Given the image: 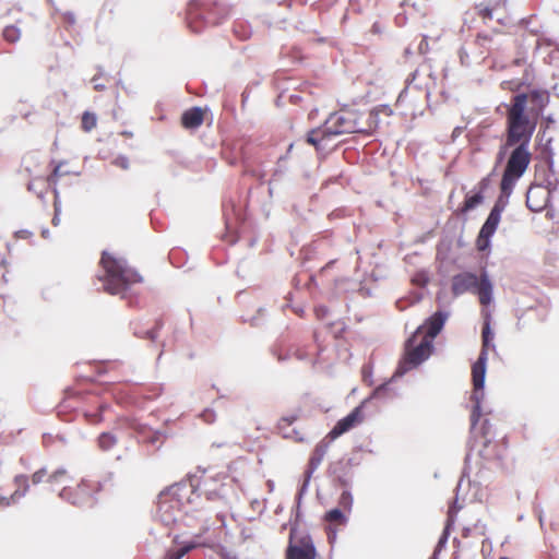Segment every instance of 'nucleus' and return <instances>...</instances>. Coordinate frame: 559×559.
I'll return each mask as SVG.
<instances>
[{
	"label": "nucleus",
	"instance_id": "f257e3e1",
	"mask_svg": "<svg viewBox=\"0 0 559 559\" xmlns=\"http://www.w3.org/2000/svg\"><path fill=\"white\" fill-rule=\"evenodd\" d=\"M549 100V92L537 88L514 95L510 105L507 106L506 140L502 148H512V151L500 182L503 197L511 195L516 182L531 164V140Z\"/></svg>",
	"mask_w": 559,
	"mask_h": 559
},
{
	"label": "nucleus",
	"instance_id": "f03ea898",
	"mask_svg": "<svg viewBox=\"0 0 559 559\" xmlns=\"http://www.w3.org/2000/svg\"><path fill=\"white\" fill-rule=\"evenodd\" d=\"M358 115L353 110H340L333 112L324 123L307 133L306 142L317 151L325 150L330 142L338 135L360 132Z\"/></svg>",
	"mask_w": 559,
	"mask_h": 559
},
{
	"label": "nucleus",
	"instance_id": "7ed1b4c3",
	"mask_svg": "<svg viewBox=\"0 0 559 559\" xmlns=\"http://www.w3.org/2000/svg\"><path fill=\"white\" fill-rule=\"evenodd\" d=\"M99 263L105 271V275L99 280L108 294H123L132 285L143 281L139 272L129 267L126 261L116 259L108 252H103Z\"/></svg>",
	"mask_w": 559,
	"mask_h": 559
},
{
	"label": "nucleus",
	"instance_id": "20e7f679",
	"mask_svg": "<svg viewBox=\"0 0 559 559\" xmlns=\"http://www.w3.org/2000/svg\"><path fill=\"white\" fill-rule=\"evenodd\" d=\"M451 290L454 296L465 293L476 295L483 307H488L492 301L493 286L486 271L479 275L473 272L455 274L451 280Z\"/></svg>",
	"mask_w": 559,
	"mask_h": 559
},
{
	"label": "nucleus",
	"instance_id": "39448f33",
	"mask_svg": "<svg viewBox=\"0 0 559 559\" xmlns=\"http://www.w3.org/2000/svg\"><path fill=\"white\" fill-rule=\"evenodd\" d=\"M432 348L433 345L429 337H423L414 333L405 344L404 356L399 369L406 372L416 368L430 356Z\"/></svg>",
	"mask_w": 559,
	"mask_h": 559
},
{
	"label": "nucleus",
	"instance_id": "423d86ee",
	"mask_svg": "<svg viewBox=\"0 0 559 559\" xmlns=\"http://www.w3.org/2000/svg\"><path fill=\"white\" fill-rule=\"evenodd\" d=\"M102 490V484L97 480L82 479L74 486H66L59 492L61 499L76 507H92L95 496Z\"/></svg>",
	"mask_w": 559,
	"mask_h": 559
},
{
	"label": "nucleus",
	"instance_id": "0eeeda50",
	"mask_svg": "<svg viewBox=\"0 0 559 559\" xmlns=\"http://www.w3.org/2000/svg\"><path fill=\"white\" fill-rule=\"evenodd\" d=\"M486 361H487V353L486 350H481L479 357L474 362L472 367V379L474 391L471 399L474 401V406L471 414V424L474 429L478 420L480 419V401L483 399V389L485 384V374H486Z\"/></svg>",
	"mask_w": 559,
	"mask_h": 559
},
{
	"label": "nucleus",
	"instance_id": "6e6552de",
	"mask_svg": "<svg viewBox=\"0 0 559 559\" xmlns=\"http://www.w3.org/2000/svg\"><path fill=\"white\" fill-rule=\"evenodd\" d=\"M228 478L226 473L204 471L192 484V487L199 495H204L206 499L214 500L223 496L225 481Z\"/></svg>",
	"mask_w": 559,
	"mask_h": 559
},
{
	"label": "nucleus",
	"instance_id": "1a4fd4ad",
	"mask_svg": "<svg viewBox=\"0 0 559 559\" xmlns=\"http://www.w3.org/2000/svg\"><path fill=\"white\" fill-rule=\"evenodd\" d=\"M506 7V0H485L475 4L473 12L483 21L484 24H488V22L496 20L501 25H506L508 22Z\"/></svg>",
	"mask_w": 559,
	"mask_h": 559
},
{
	"label": "nucleus",
	"instance_id": "9d476101",
	"mask_svg": "<svg viewBox=\"0 0 559 559\" xmlns=\"http://www.w3.org/2000/svg\"><path fill=\"white\" fill-rule=\"evenodd\" d=\"M317 550L309 535L297 537L294 531L289 534L285 559H316Z\"/></svg>",
	"mask_w": 559,
	"mask_h": 559
},
{
	"label": "nucleus",
	"instance_id": "9b49d317",
	"mask_svg": "<svg viewBox=\"0 0 559 559\" xmlns=\"http://www.w3.org/2000/svg\"><path fill=\"white\" fill-rule=\"evenodd\" d=\"M501 213H502V207H500L498 204H496L491 209V211H490L486 222L481 226L479 234L477 236V239H476V248L479 251H485L489 248L490 238L495 234V231L500 223Z\"/></svg>",
	"mask_w": 559,
	"mask_h": 559
},
{
	"label": "nucleus",
	"instance_id": "f8f14e48",
	"mask_svg": "<svg viewBox=\"0 0 559 559\" xmlns=\"http://www.w3.org/2000/svg\"><path fill=\"white\" fill-rule=\"evenodd\" d=\"M551 191L543 185H532L526 192V206L532 212H542L550 201Z\"/></svg>",
	"mask_w": 559,
	"mask_h": 559
},
{
	"label": "nucleus",
	"instance_id": "ddd939ff",
	"mask_svg": "<svg viewBox=\"0 0 559 559\" xmlns=\"http://www.w3.org/2000/svg\"><path fill=\"white\" fill-rule=\"evenodd\" d=\"M448 313L443 311H437L429 317L425 323L416 330V334L423 337H429L430 342L441 332L443 325L448 319Z\"/></svg>",
	"mask_w": 559,
	"mask_h": 559
},
{
	"label": "nucleus",
	"instance_id": "4468645a",
	"mask_svg": "<svg viewBox=\"0 0 559 559\" xmlns=\"http://www.w3.org/2000/svg\"><path fill=\"white\" fill-rule=\"evenodd\" d=\"M300 417V413H294L287 416H283L278 423L277 428L286 439H292L296 442H304L306 441V432L304 429H296L292 428L293 424L297 421Z\"/></svg>",
	"mask_w": 559,
	"mask_h": 559
},
{
	"label": "nucleus",
	"instance_id": "2eb2a0df",
	"mask_svg": "<svg viewBox=\"0 0 559 559\" xmlns=\"http://www.w3.org/2000/svg\"><path fill=\"white\" fill-rule=\"evenodd\" d=\"M362 420V412L360 407L354 408L347 416L340 419L332 430L329 432L331 439H336L343 433L354 428L357 424Z\"/></svg>",
	"mask_w": 559,
	"mask_h": 559
},
{
	"label": "nucleus",
	"instance_id": "dca6fc26",
	"mask_svg": "<svg viewBox=\"0 0 559 559\" xmlns=\"http://www.w3.org/2000/svg\"><path fill=\"white\" fill-rule=\"evenodd\" d=\"M206 109L201 107H191L181 115V126L187 130L200 128L204 122Z\"/></svg>",
	"mask_w": 559,
	"mask_h": 559
},
{
	"label": "nucleus",
	"instance_id": "f3484780",
	"mask_svg": "<svg viewBox=\"0 0 559 559\" xmlns=\"http://www.w3.org/2000/svg\"><path fill=\"white\" fill-rule=\"evenodd\" d=\"M14 481L17 486L16 490L10 497L0 496V509L11 506L27 492L29 487L27 476L19 475L14 478Z\"/></svg>",
	"mask_w": 559,
	"mask_h": 559
},
{
	"label": "nucleus",
	"instance_id": "a211bd4d",
	"mask_svg": "<svg viewBox=\"0 0 559 559\" xmlns=\"http://www.w3.org/2000/svg\"><path fill=\"white\" fill-rule=\"evenodd\" d=\"M479 190L478 192L474 193L473 195H466L464 202L462 205L457 209V212L460 214H466L467 212L474 210L478 205H480L484 202V194L483 192L487 188V179H481L478 183Z\"/></svg>",
	"mask_w": 559,
	"mask_h": 559
},
{
	"label": "nucleus",
	"instance_id": "6ab92c4d",
	"mask_svg": "<svg viewBox=\"0 0 559 559\" xmlns=\"http://www.w3.org/2000/svg\"><path fill=\"white\" fill-rule=\"evenodd\" d=\"M70 174L71 170L67 168V163L61 162L55 165L51 174L45 179V181L48 187H55L61 177Z\"/></svg>",
	"mask_w": 559,
	"mask_h": 559
},
{
	"label": "nucleus",
	"instance_id": "aec40b11",
	"mask_svg": "<svg viewBox=\"0 0 559 559\" xmlns=\"http://www.w3.org/2000/svg\"><path fill=\"white\" fill-rule=\"evenodd\" d=\"M481 314L484 317V326H483V331H481V338H483V348L481 350H486L488 349L489 347V343L492 341L493 338V334L490 330V318H491V314L488 310L484 309L481 311Z\"/></svg>",
	"mask_w": 559,
	"mask_h": 559
},
{
	"label": "nucleus",
	"instance_id": "412c9836",
	"mask_svg": "<svg viewBox=\"0 0 559 559\" xmlns=\"http://www.w3.org/2000/svg\"><path fill=\"white\" fill-rule=\"evenodd\" d=\"M475 44L478 47L487 50L488 52H490L492 50H498L500 48V45L495 43L493 36L491 34H485V33L477 34V36L475 38Z\"/></svg>",
	"mask_w": 559,
	"mask_h": 559
},
{
	"label": "nucleus",
	"instance_id": "4be33fe9",
	"mask_svg": "<svg viewBox=\"0 0 559 559\" xmlns=\"http://www.w3.org/2000/svg\"><path fill=\"white\" fill-rule=\"evenodd\" d=\"M346 514L343 510L335 508L325 513L324 520L330 524L345 525L347 523Z\"/></svg>",
	"mask_w": 559,
	"mask_h": 559
},
{
	"label": "nucleus",
	"instance_id": "5701e85b",
	"mask_svg": "<svg viewBox=\"0 0 559 559\" xmlns=\"http://www.w3.org/2000/svg\"><path fill=\"white\" fill-rule=\"evenodd\" d=\"M118 443V438L111 432H103L98 437V447L103 451H109Z\"/></svg>",
	"mask_w": 559,
	"mask_h": 559
},
{
	"label": "nucleus",
	"instance_id": "b1692460",
	"mask_svg": "<svg viewBox=\"0 0 559 559\" xmlns=\"http://www.w3.org/2000/svg\"><path fill=\"white\" fill-rule=\"evenodd\" d=\"M205 547V548H212L213 543L207 540H201L200 535H197L194 539L183 543L182 547L180 548L185 555L190 552L193 549Z\"/></svg>",
	"mask_w": 559,
	"mask_h": 559
},
{
	"label": "nucleus",
	"instance_id": "393cba45",
	"mask_svg": "<svg viewBox=\"0 0 559 559\" xmlns=\"http://www.w3.org/2000/svg\"><path fill=\"white\" fill-rule=\"evenodd\" d=\"M527 70H525L524 79L523 80H508L501 82V88L504 91L510 92H518L523 86L528 85V79H527Z\"/></svg>",
	"mask_w": 559,
	"mask_h": 559
},
{
	"label": "nucleus",
	"instance_id": "a878e982",
	"mask_svg": "<svg viewBox=\"0 0 559 559\" xmlns=\"http://www.w3.org/2000/svg\"><path fill=\"white\" fill-rule=\"evenodd\" d=\"M97 126V116L91 111H84L81 117V129L91 132Z\"/></svg>",
	"mask_w": 559,
	"mask_h": 559
},
{
	"label": "nucleus",
	"instance_id": "bb28decb",
	"mask_svg": "<svg viewBox=\"0 0 559 559\" xmlns=\"http://www.w3.org/2000/svg\"><path fill=\"white\" fill-rule=\"evenodd\" d=\"M68 471L63 467L48 474L47 483L50 485H60L68 478Z\"/></svg>",
	"mask_w": 559,
	"mask_h": 559
},
{
	"label": "nucleus",
	"instance_id": "cd10ccee",
	"mask_svg": "<svg viewBox=\"0 0 559 559\" xmlns=\"http://www.w3.org/2000/svg\"><path fill=\"white\" fill-rule=\"evenodd\" d=\"M325 454V445L318 444L310 457L309 465L311 468H317L323 460Z\"/></svg>",
	"mask_w": 559,
	"mask_h": 559
},
{
	"label": "nucleus",
	"instance_id": "c85d7f7f",
	"mask_svg": "<svg viewBox=\"0 0 559 559\" xmlns=\"http://www.w3.org/2000/svg\"><path fill=\"white\" fill-rule=\"evenodd\" d=\"M213 7L217 11V14L212 15L211 13H209L206 16V22L209 24L215 25L218 24L221 20L227 15V10L216 2L213 3Z\"/></svg>",
	"mask_w": 559,
	"mask_h": 559
},
{
	"label": "nucleus",
	"instance_id": "c756f323",
	"mask_svg": "<svg viewBox=\"0 0 559 559\" xmlns=\"http://www.w3.org/2000/svg\"><path fill=\"white\" fill-rule=\"evenodd\" d=\"M20 37L21 31L14 25H9L3 29V38L9 43H16Z\"/></svg>",
	"mask_w": 559,
	"mask_h": 559
},
{
	"label": "nucleus",
	"instance_id": "7c9ffc66",
	"mask_svg": "<svg viewBox=\"0 0 559 559\" xmlns=\"http://www.w3.org/2000/svg\"><path fill=\"white\" fill-rule=\"evenodd\" d=\"M429 283V276L426 271H418L412 276V284L418 287H425Z\"/></svg>",
	"mask_w": 559,
	"mask_h": 559
},
{
	"label": "nucleus",
	"instance_id": "2f4dec72",
	"mask_svg": "<svg viewBox=\"0 0 559 559\" xmlns=\"http://www.w3.org/2000/svg\"><path fill=\"white\" fill-rule=\"evenodd\" d=\"M491 425L488 419H485L481 425V439L484 448H487L491 442Z\"/></svg>",
	"mask_w": 559,
	"mask_h": 559
},
{
	"label": "nucleus",
	"instance_id": "473e14b6",
	"mask_svg": "<svg viewBox=\"0 0 559 559\" xmlns=\"http://www.w3.org/2000/svg\"><path fill=\"white\" fill-rule=\"evenodd\" d=\"M338 503L342 508L341 510H343L346 513H349L353 504L352 495L347 491L342 492Z\"/></svg>",
	"mask_w": 559,
	"mask_h": 559
},
{
	"label": "nucleus",
	"instance_id": "72a5a7b5",
	"mask_svg": "<svg viewBox=\"0 0 559 559\" xmlns=\"http://www.w3.org/2000/svg\"><path fill=\"white\" fill-rule=\"evenodd\" d=\"M47 478H48V472L46 468H40L38 471H36L32 476H31V480L33 483V485H38V484H41L44 481L47 483Z\"/></svg>",
	"mask_w": 559,
	"mask_h": 559
},
{
	"label": "nucleus",
	"instance_id": "f704fd0d",
	"mask_svg": "<svg viewBox=\"0 0 559 559\" xmlns=\"http://www.w3.org/2000/svg\"><path fill=\"white\" fill-rule=\"evenodd\" d=\"M292 357L298 359V360H309L311 361L312 364H314L312 361V359L310 358L308 352L306 350V348L304 347H298V348H295L293 352H292Z\"/></svg>",
	"mask_w": 559,
	"mask_h": 559
},
{
	"label": "nucleus",
	"instance_id": "c9c22d12",
	"mask_svg": "<svg viewBox=\"0 0 559 559\" xmlns=\"http://www.w3.org/2000/svg\"><path fill=\"white\" fill-rule=\"evenodd\" d=\"M114 164L122 169L129 168V159L124 156H119L114 160Z\"/></svg>",
	"mask_w": 559,
	"mask_h": 559
},
{
	"label": "nucleus",
	"instance_id": "e433bc0d",
	"mask_svg": "<svg viewBox=\"0 0 559 559\" xmlns=\"http://www.w3.org/2000/svg\"><path fill=\"white\" fill-rule=\"evenodd\" d=\"M186 555L182 552V550L179 548L178 550L168 551L166 559H181Z\"/></svg>",
	"mask_w": 559,
	"mask_h": 559
},
{
	"label": "nucleus",
	"instance_id": "4c0bfd02",
	"mask_svg": "<svg viewBox=\"0 0 559 559\" xmlns=\"http://www.w3.org/2000/svg\"><path fill=\"white\" fill-rule=\"evenodd\" d=\"M335 263V260H331L330 262H328L320 271H319V274L322 275L324 274L328 269H330L333 264Z\"/></svg>",
	"mask_w": 559,
	"mask_h": 559
},
{
	"label": "nucleus",
	"instance_id": "58836bf2",
	"mask_svg": "<svg viewBox=\"0 0 559 559\" xmlns=\"http://www.w3.org/2000/svg\"><path fill=\"white\" fill-rule=\"evenodd\" d=\"M407 93H408V88L406 87L399 95L397 103H402L405 99V97L407 96Z\"/></svg>",
	"mask_w": 559,
	"mask_h": 559
},
{
	"label": "nucleus",
	"instance_id": "ea45409f",
	"mask_svg": "<svg viewBox=\"0 0 559 559\" xmlns=\"http://www.w3.org/2000/svg\"><path fill=\"white\" fill-rule=\"evenodd\" d=\"M147 335L151 340H155L157 337V331L156 330L150 331V332H147Z\"/></svg>",
	"mask_w": 559,
	"mask_h": 559
},
{
	"label": "nucleus",
	"instance_id": "a19ab883",
	"mask_svg": "<svg viewBox=\"0 0 559 559\" xmlns=\"http://www.w3.org/2000/svg\"><path fill=\"white\" fill-rule=\"evenodd\" d=\"M521 63H522V60H521V59H515V60H514V64L520 66Z\"/></svg>",
	"mask_w": 559,
	"mask_h": 559
},
{
	"label": "nucleus",
	"instance_id": "79ce46f5",
	"mask_svg": "<svg viewBox=\"0 0 559 559\" xmlns=\"http://www.w3.org/2000/svg\"><path fill=\"white\" fill-rule=\"evenodd\" d=\"M33 186H34V182H31V183L28 185V187H27V188H28V190H29V191H32V190H33Z\"/></svg>",
	"mask_w": 559,
	"mask_h": 559
},
{
	"label": "nucleus",
	"instance_id": "37998d69",
	"mask_svg": "<svg viewBox=\"0 0 559 559\" xmlns=\"http://www.w3.org/2000/svg\"><path fill=\"white\" fill-rule=\"evenodd\" d=\"M284 359H285V357H283L282 355H278V356H277V360H278V361H282V360H284Z\"/></svg>",
	"mask_w": 559,
	"mask_h": 559
},
{
	"label": "nucleus",
	"instance_id": "c03bdc74",
	"mask_svg": "<svg viewBox=\"0 0 559 559\" xmlns=\"http://www.w3.org/2000/svg\"><path fill=\"white\" fill-rule=\"evenodd\" d=\"M164 506H165V502H164V501H162V502L159 503V508L162 509Z\"/></svg>",
	"mask_w": 559,
	"mask_h": 559
}]
</instances>
